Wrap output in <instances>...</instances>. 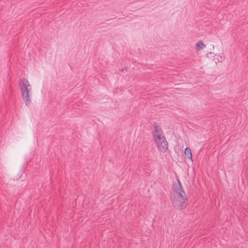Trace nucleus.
<instances>
[{
	"label": "nucleus",
	"instance_id": "nucleus-7",
	"mask_svg": "<svg viewBox=\"0 0 248 248\" xmlns=\"http://www.w3.org/2000/svg\"><path fill=\"white\" fill-rule=\"evenodd\" d=\"M222 61V58L221 56H220V58H219V59H218V61L221 62Z\"/></svg>",
	"mask_w": 248,
	"mask_h": 248
},
{
	"label": "nucleus",
	"instance_id": "nucleus-2",
	"mask_svg": "<svg viewBox=\"0 0 248 248\" xmlns=\"http://www.w3.org/2000/svg\"><path fill=\"white\" fill-rule=\"evenodd\" d=\"M154 130L152 132L154 140L158 149L162 152H165L168 148V143L162 130L156 124L154 126Z\"/></svg>",
	"mask_w": 248,
	"mask_h": 248
},
{
	"label": "nucleus",
	"instance_id": "nucleus-8",
	"mask_svg": "<svg viewBox=\"0 0 248 248\" xmlns=\"http://www.w3.org/2000/svg\"><path fill=\"white\" fill-rule=\"evenodd\" d=\"M222 61V58L221 56H220V58H219V59H218V61L221 62Z\"/></svg>",
	"mask_w": 248,
	"mask_h": 248
},
{
	"label": "nucleus",
	"instance_id": "nucleus-6",
	"mask_svg": "<svg viewBox=\"0 0 248 248\" xmlns=\"http://www.w3.org/2000/svg\"><path fill=\"white\" fill-rule=\"evenodd\" d=\"M213 54V53H212V52H209V53H207L206 55H207V57L210 58L211 57H212V55Z\"/></svg>",
	"mask_w": 248,
	"mask_h": 248
},
{
	"label": "nucleus",
	"instance_id": "nucleus-1",
	"mask_svg": "<svg viewBox=\"0 0 248 248\" xmlns=\"http://www.w3.org/2000/svg\"><path fill=\"white\" fill-rule=\"evenodd\" d=\"M171 189L170 200L173 207L178 210L186 208L188 200L180 180H177V182L172 184Z\"/></svg>",
	"mask_w": 248,
	"mask_h": 248
},
{
	"label": "nucleus",
	"instance_id": "nucleus-4",
	"mask_svg": "<svg viewBox=\"0 0 248 248\" xmlns=\"http://www.w3.org/2000/svg\"><path fill=\"white\" fill-rule=\"evenodd\" d=\"M185 154L187 156V157L188 158L190 159L192 161H193L192 154L191 149L189 147H187L186 148V149L185 150Z\"/></svg>",
	"mask_w": 248,
	"mask_h": 248
},
{
	"label": "nucleus",
	"instance_id": "nucleus-9",
	"mask_svg": "<svg viewBox=\"0 0 248 248\" xmlns=\"http://www.w3.org/2000/svg\"><path fill=\"white\" fill-rule=\"evenodd\" d=\"M123 19V18H119V19H118V20H122V19Z\"/></svg>",
	"mask_w": 248,
	"mask_h": 248
},
{
	"label": "nucleus",
	"instance_id": "nucleus-3",
	"mask_svg": "<svg viewBox=\"0 0 248 248\" xmlns=\"http://www.w3.org/2000/svg\"><path fill=\"white\" fill-rule=\"evenodd\" d=\"M19 87L21 92L22 96L25 101L27 106H29L31 103L30 93L31 90V87L27 79L21 78L19 81Z\"/></svg>",
	"mask_w": 248,
	"mask_h": 248
},
{
	"label": "nucleus",
	"instance_id": "nucleus-5",
	"mask_svg": "<svg viewBox=\"0 0 248 248\" xmlns=\"http://www.w3.org/2000/svg\"><path fill=\"white\" fill-rule=\"evenodd\" d=\"M206 46L204 45L202 41H199L196 44V47L197 50H200L201 49H203L204 47H205Z\"/></svg>",
	"mask_w": 248,
	"mask_h": 248
}]
</instances>
